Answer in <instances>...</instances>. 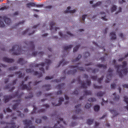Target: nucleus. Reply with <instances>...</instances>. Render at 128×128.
Segmentation results:
<instances>
[{
	"mask_svg": "<svg viewBox=\"0 0 128 128\" xmlns=\"http://www.w3.org/2000/svg\"><path fill=\"white\" fill-rule=\"evenodd\" d=\"M126 66H128V63L124 61L122 62V65H114V68L116 70V72L118 74L120 78H122L124 76L122 75V72L124 74H128V68H126Z\"/></svg>",
	"mask_w": 128,
	"mask_h": 128,
	"instance_id": "f257e3e1",
	"label": "nucleus"
},
{
	"mask_svg": "<svg viewBox=\"0 0 128 128\" xmlns=\"http://www.w3.org/2000/svg\"><path fill=\"white\" fill-rule=\"evenodd\" d=\"M78 64H80V63H78L76 66H70V68H72V70H70L67 72V74H74L78 70H80L81 72H84V69L82 67H78Z\"/></svg>",
	"mask_w": 128,
	"mask_h": 128,
	"instance_id": "f03ea898",
	"label": "nucleus"
},
{
	"mask_svg": "<svg viewBox=\"0 0 128 128\" xmlns=\"http://www.w3.org/2000/svg\"><path fill=\"white\" fill-rule=\"evenodd\" d=\"M17 48L16 52H14V50ZM10 52H14L12 53V54L14 56H20V54H24V51L22 49V47L18 46V45H15L12 46V49L10 50Z\"/></svg>",
	"mask_w": 128,
	"mask_h": 128,
	"instance_id": "7ed1b4c3",
	"label": "nucleus"
},
{
	"mask_svg": "<svg viewBox=\"0 0 128 128\" xmlns=\"http://www.w3.org/2000/svg\"><path fill=\"white\" fill-rule=\"evenodd\" d=\"M2 20H4L6 24H8V26H10L12 22L10 19V18H8L6 16H0V28H4V26H6V25H4Z\"/></svg>",
	"mask_w": 128,
	"mask_h": 128,
	"instance_id": "20e7f679",
	"label": "nucleus"
},
{
	"mask_svg": "<svg viewBox=\"0 0 128 128\" xmlns=\"http://www.w3.org/2000/svg\"><path fill=\"white\" fill-rule=\"evenodd\" d=\"M24 94V92H21L20 94H18V92L17 91L14 94V96H4V100L5 102H8L10 101V100H12V98H16V96H18V98H22V96Z\"/></svg>",
	"mask_w": 128,
	"mask_h": 128,
	"instance_id": "39448f33",
	"label": "nucleus"
},
{
	"mask_svg": "<svg viewBox=\"0 0 128 128\" xmlns=\"http://www.w3.org/2000/svg\"><path fill=\"white\" fill-rule=\"evenodd\" d=\"M30 84L32 82H28L29 86H28L26 84H24V81H22V84H20V86L22 90H32V87H30Z\"/></svg>",
	"mask_w": 128,
	"mask_h": 128,
	"instance_id": "423d86ee",
	"label": "nucleus"
},
{
	"mask_svg": "<svg viewBox=\"0 0 128 128\" xmlns=\"http://www.w3.org/2000/svg\"><path fill=\"white\" fill-rule=\"evenodd\" d=\"M23 122L24 124L26 126L24 128H34V126H32V120H23Z\"/></svg>",
	"mask_w": 128,
	"mask_h": 128,
	"instance_id": "0eeeda50",
	"label": "nucleus"
},
{
	"mask_svg": "<svg viewBox=\"0 0 128 128\" xmlns=\"http://www.w3.org/2000/svg\"><path fill=\"white\" fill-rule=\"evenodd\" d=\"M112 70L111 68H109L108 70V72L110 73L109 74L107 75L106 78L107 80H105L106 84H108L110 82V80L112 78Z\"/></svg>",
	"mask_w": 128,
	"mask_h": 128,
	"instance_id": "6e6552de",
	"label": "nucleus"
},
{
	"mask_svg": "<svg viewBox=\"0 0 128 128\" xmlns=\"http://www.w3.org/2000/svg\"><path fill=\"white\" fill-rule=\"evenodd\" d=\"M26 72L28 74H32V72H34V76H38V78H42V73H38V72H35L34 70L32 69H26Z\"/></svg>",
	"mask_w": 128,
	"mask_h": 128,
	"instance_id": "1a4fd4ad",
	"label": "nucleus"
},
{
	"mask_svg": "<svg viewBox=\"0 0 128 128\" xmlns=\"http://www.w3.org/2000/svg\"><path fill=\"white\" fill-rule=\"evenodd\" d=\"M24 44L26 46H30L31 50H34V42L25 41Z\"/></svg>",
	"mask_w": 128,
	"mask_h": 128,
	"instance_id": "9d476101",
	"label": "nucleus"
},
{
	"mask_svg": "<svg viewBox=\"0 0 128 128\" xmlns=\"http://www.w3.org/2000/svg\"><path fill=\"white\" fill-rule=\"evenodd\" d=\"M77 80L78 84H81L80 88H88L86 84V83L80 80V77H78L77 78Z\"/></svg>",
	"mask_w": 128,
	"mask_h": 128,
	"instance_id": "9b49d317",
	"label": "nucleus"
},
{
	"mask_svg": "<svg viewBox=\"0 0 128 128\" xmlns=\"http://www.w3.org/2000/svg\"><path fill=\"white\" fill-rule=\"evenodd\" d=\"M14 102H16L14 105L12 106V108L14 110L16 109V108H18V106H20V102H22V100L19 99L18 100H15L13 101Z\"/></svg>",
	"mask_w": 128,
	"mask_h": 128,
	"instance_id": "f8f14e48",
	"label": "nucleus"
},
{
	"mask_svg": "<svg viewBox=\"0 0 128 128\" xmlns=\"http://www.w3.org/2000/svg\"><path fill=\"white\" fill-rule=\"evenodd\" d=\"M4 62H8V64H10L12 62H14V60L12 58H9L6 57H4L3 58Z\"/></svg>",
	"mask_w": 128,
	"mask_h": 128,
	"instance_id": "ddd939ff",
	"label": "nucleus"
},
{
	"mask_svg": "<svg viewBox=\"0 0 128 128\" xmlns=\"http://www.w3.org/2000/svg\"><path fill=\"white\" fill-rule=\"evenodd\" d=\"M76 12V10H70V6H68L67 8V10L64 12V14H68L70 12V14H74Z\"/></svg>",
	"mask_w": 128,
	"mask_h": 128,
	"instance_id": "4468645a",
	"label": "nucleus"
},
{
	"mask_svg": "<svg viewBox=\"0 0 128 128\" xmlns=\"http://www.w3.org/2000/svg\"><path fill=\"white\" fill-rule=\"evenodd\" d=\"M7 124L10 125V128L8 126H6L5 128H16V124H14V122L13 121H12L10 123H7ZM17 128H18V127Z\"/></svg>",
	"mask_w": 128,
	"mask_h": 128,
	"instance_id": "2eb2a0df",
	"label": "nucleus"
},
{
	"mask_svg": "<svg viewBox=\"0 0 128 128\" xmlns=\"http://www.w3.org/2000/svg\"><path fill=\"white\" fill-rule=\"evenodd\" d=\"M81 106L82 105L80 104H79L75 106L76 114H80L82 112V110L80 108Z\"/></svg>",
	"mask_w": 128,
	"mask_h": 128,
	"instance_id": "dca6fc26",
	"label": "nucleus"
},
{
	"mask_svg": "<svg viewBox=\"0 0 128 128\" xmlns=\"http://www.w3.org/2000/svg\"><path fill=\"white\" fill-rule=\"evenodd\" d=\"M64 98L61 97L60 98H59V102L58 104H54V103H52V106H60V104H62V102H64Z\"/></svg>",
	"mask_w": 128,
	"mask_h": 128,
	"instance_id": "f3484780",
	"label": "nucleus"
},
{
	"mask_svg": "<svg viewBox=\"0 0 128 128\" xmlns=\"http://www.w3.org/2000/svg\"><path fill=\"white\" fill-rule=\"evenodd\" d=\"M18 63L21 64V66H24V64H26V61H25L22 58H20L18 59Z\"/></svg>",
	"mask_w": 128,
	"mask_h": 128,
	"instance_id": "a211bd4d",
	"label": "nucleus"
},
{
	"mask_svg": "<svg viewBox=\"0 0 128 128\" xmlns=\"http://www.w3.org/2000/svg\"><path fill=\"white\" fill-rule=\"evenodd\" d=\"M68 64V62H66L64 60H62L60 61V64L58 66V67L60 66V65H62V66H65V64Z\"/></svg>",
	"mask_w": 128,
	"mask_h": 128,
	"instance_id": "6ab92c4d",
	"label": "nucleus"
},
{
	"mask_svg": "<svg viewBox=\"0 0 128 128\" xmlns=\"http://www.w3.org/2000/svg\"><path fill=\"white\" fill-rule=\"evenodd\" d=\"M124 102L126 104L127 106H124V108H126L128 110V98L126 96H124Z\"/></svg>",
	"mask_w": 128,
	"mask_h": 128,
	"instance_id": "aec40b11",
	"label": "nucleus"
},
{
	"mask_svg": "<svg viewBox=\"0 0 128 128\" xmlns=\"http://www.w3.org/2000/svg\"><path fill=\"white\" fill-rule=\"evenodd\" d=\"M110 36H111V40H116V32H112L110 33Z\"/></svg>",
	"mask_w": 128,
	"mask_h": 128,
	"instance_id": "412c9836",
	"label": "nucleus"
},
{
	"mask_svg": "<svg viewBox=\"0 0 128 128\" xmlns=\"http://www.w3.org/2000/svg\"><path fill=\"white\" fill-rule=\"evenodd\" d=\"M96 66H97L98 68H102L104 70L106 69V65H104L100 64H97Z\"/></svg>",
	"mask_w": 128,
	"mask_h": 128,
	"instance_id": "4be33fe9",
	"label": "nucleus"
},
{
	"mask_svg": "<svg viewBox=\"0 0 128 128\" xmlns=\"http://www.w3.org/2000/svg\"><path fill=\"white\" fill-rule=\"evenodd\" d=\"M56 88H58V90H62L64 88V84L62 83L60 84H58V85Z\"/></svg>",
	"mask_w": 128,
	"mask_h": 128,
	"instance_id": "5701e85b",
	"label": "nucleus"
},
{
	"mask_svg": "<svg viewBox=\"0 0 128 128\" xmlns=\"http://www.w3.org/2000/svg\"><path fill=\"white\" fill-rule=\"evenodd\" d=\"M84 96H92V91L88 90L84 91Z\"/></svg>",
	"mask_w": 128,
	"mask_h": 128,
	"instance_id": "b1692460",
	"label": "nucleus"
},
{
	"mask_svg": "<svg viewBox=\"0 0 128 128\" xmlns=\"http://www.w3.org/2000/svg\"><path fill=\"white\" fill-rule=\"evenodd\" d=\"M15 74H18V78H24V74H22L20 72H15Z\"/></svg>",
	"mask_w": 128,
	"mask_h": 128,
	"instance_id": "393cba45",
	"label": "nucleus"
},
{
	"mask_svg": "<svg viewBox=\"0 0 128 128\" xmlns=\"http://www.w3.org/2000/svg\"><path fill=\"white\" fill-rule=\"evenodd\" d=\"M113 96H114V100H120V96L117 95L116 96V93L114 92L113 94Z\"/></svg>",
	"mask_w": 128,
	"mask_h": 128,
	"instance_id": "a878e982",
	"label": "nucleus"
},
{
	"mask_svg": "<svg viewBox=\"0 0 128 128\" xmlns=\"http://www.w3.org/2000/svg\"><path fill=\"white\" fill-rule=\"evenodd\" d=\"M72 45H69L68 46H64V50H70L72 48Z\"/></svg>",
	"mask_w": 128,
	"mask_h": 128,
	"instance_id": "bb28decb",
	"label": "nucleus"
},
{
	"mask_svg": "<svg viewBox=\"0 0 128 128\" xmlns=\"http://www.w3.org/2000/svg\"><path fill=\"white\" fill-rule=\"evenodd\" d=\"M30 6H36V4L34 2H30L26 4L27 8H30Z\"/></svg>",
	"mask_w": 128,
	"mask_h": 128,
	"instance_id": "cd10ccee",
	"label": "nucleus"
},
{
	"mask_svg": "<svg viewBox=\"0 0 128 128\" xmlns=\"http://www.w3.org/2000/svg\"><path fill=\"white\" fill-rule=\"evenodd\" d=\"M82 58V55H78V57L76 58V60H72V62H78Z\"/></svg>",
	"mask_w": 128,
	"mask_h": 128,
	"instance_id": "c85d7f7f",
	"label": "nucleus"
},
{
	"mask_svg": "<svg viewBox=\"0 0 128 128\" xmlns=\"http://www.w3.org/2000/svg\"><path fill=\"white\" fill-rule=\"evenodd\" d=\"M44 88H46V90H50V84H46L42 86Z\"/></svg>",
	"mask_w": 128,
	"mask_h": 128,
	"instance_id": "c756f323",
	"label": "nucleus"
},
{
	"mask_svg": "<svg viewBox=\"0 0 128 128\" xmlns=\"http://www.w3.org/2000/svg\"><path fill=\"white\" fill-rule=\"evenodd\" d=\"M104 94H106V92H97L96 96H104Z\"/></svg>",
	"mask_w": 128,
	"mask_h": 128,
	"instance_id": "7c9ffc66",
	"label": "nucleus"
},
{
	"mask_svg": "<svg viewBox=\"0 0 128 128\" xmlns=\"http://www.w3.org/2000/svg\"><path fill=\"white\" fill-rule=\"evenodd\" d=\"M18 116H20V118H24V114H22V112L18 110L17 111Z\"/></svg>",
	"mask_w": 128,
	"mask_h": 128,
	"instance_id": "2f4dec72",
	"label": "nucleus"
},
{
	"mask_svg": "<svg viewBox=\"0 0 128 128\" xmlns=\"http://www.w3.org/2000/svg\"><path fill=\"white\" fill-rule=\"evenodd\" d=\"M92 122H94V119H88L87 120V124L90 125L92 124Z\"/></svg>",
	"mask_w": 128,
	"mask_h": 128,
	"instance_id": "473e14b6",
	"label": "nucleus"
},
{
	"mask_svg": "<svg viewBox=\"0 0 128 128\" xmlns=\"http://www.w3.org/2000/svg\"><path fill=\"white\" fill-rule=\"evenodd\" d=\"M94 112H98V110H100V106L96 105L94 106Z\"/></svg>",
	"mask_w": 128,
	"mask_h": 128,
	"instance_id": "72a5a7b5",
	"label": "nucleus"
},
{
	"mask_svg": "<svg viewBox=\"0 0 128 128\" xmlns=\"http://www.w3.org/2000/svg\"><path fill=\"white\" fill-rule=\"evenodd\" d=\"M100 4H102V2H96V4H94V5H92V7L96 8V6H100Z\"/></svg>",
	"mask_w": 128,
	"mask_h": 128,
	"instance_id": "f704fd0d",
	"label": "nucleus"
},
{
	"mask_svg": "<svg viewBox=\"0 0 128 128\" xmlns=\"http://www.w3.org/2000/svg\"><path fill=\"white\" fill-rule=\"evenodd\" d=\"M80 44L76 46L73 50L74 52H78V48H80Z\"/></svg>",
	"mask_w": 128,
	"mask_h": 128,
	"instance_id": "c9c22d12",
	"label": "nucleus"
},
{
	"mask_svg": "<svg viewBox=\"0 0 128 128\" xmlns=\"http://www.w3.org/2000/svg\"><path fill=\"white\" fill-rule=\"evenodd\" d=\"M32 96H34V94H32V92H30V93H29V96H26L25 98L26 100H28V98H32Z\"/></svg>",
	"mask_w": 128,
	"mask_h": 128,
	"instance_id": "e433bc0d",
	"label": "nucleus"
},
{
	"mask_svg": "<svg viewBox=\"0 0 128 128\" xmlns=\"http://www.w3.org/2000/svg\"><path fill=\"white\" fill-rule=\"evenodd\" d=\"M88 102H96V98H90L88 99Z\"/></svg>",
	"mask_w": 128,
	"mask_h": 128,
	"instance_id": "4c0bfd02",
	"label": "nucleus"
},
{
	"mask_svg": "<svg viewBox=\"0 0 128 128\" xmlns=\"http://www.w3.org/2000/svg\"><path fill=\"white\" fill-rule=\"evenodd\" d=\"M54 24H56V23L54 22H52L50 24V30H54Z\"/></svg>",
	"mask_w": 128,
	"mask_h": 128,
	"instance_id": "58836bf2",
	"label": "nucleus"
},
{
	"mask_svg": "<svg viewBox=\"0 0 128 128\" xmlns=\"http://www.w3.org/2000/svg\"><path fill=\"white\" fill-rule=\"evenodd\" d=\"M18 70V66H14L8 68V70Z\"/></svg>",
	"mask_w": 128,
	"mask_h": 128,
	"instance_id": "ea45409f",
	"label": "nucleus"
},
{
	"mask_svg": "<svg viewBox=\"0 0 128 128\" xmlns=\"http://www.w3.org/2000/svg\"><path fill=\"white\" fill-rule=\"evenodd\" d=\"M45 62L47 66H48L52 64V61L50 60L46 59Z\"/></svg>",
	"mask_w": 128,
	"mask_h": 128,
	"instance_id": "a19ab883",
	"label": "nucleus"
},
{
	"mask_svg": "<svg viewBox=\"0 0 128 128\" xmlns=\"http://www.w3.org/2000/svg\"><path fill=\"white\" fill-rule=\"evenodd\" d=\"M104 76H102V77L100 78H99L98 80V84H102V80H104Z\"/></svg>",
	"mask_w": 128,
	"mask_h": 128,
	"instance_id": "79ce46f5",
	"label": "nucleus"
},
{
	"mask_svg": "<svg viewBox=\"0 0 128 128\" xmlns=\"http://www.w3.org/2000/svg\"><path fill=\"white\" fill-rule=\"evenodd\" d=\"M94 88H96L98 90H100L101 88H102V86H96V84L94 85Z\"/></svg>",
	"mask_w": 128,
	"mask_h": 128,
	"instance_id": "37998d69",
	"label": "nucleus"
},
{
	"mask_svg": "<svg viewBox=\"0 0 128 128\" xmlns=\"http://www.w3.org/2000/svg\"><path fill=\"white\" fill-rule=\"evenodd\" d=\"M116 10V6H114L112 8H111V12H115V10Z\"/></svg>",
	"mask_w": 128,
	"mask_h": 128,
	"instance_id": "c03bdc74",
	"label": "nucleus"
},
{
	"mask_svg": "<svg viewBox=\"0 0 128 128\" xmlns=\"http://www.w3.org/2000/svg\"><path fill=\"white\" fill-rule=\"evenodd\" d=\"M90 106H92V104L87 103L85 106V108H90Z\"/></svg>",
	"mask_w": 128,
	"mask_h": 128,
	"instance_id": "a18cd8bd",
	"label": "nucleus"
},
{
	"mask_svg": "<svg viewBox=\"0 0 128 128\" xmlns=\"http://www.w3.org/2000/svg\"><path fill=\"white\" fill-rule=\"evenodd\" d=\"M33 108H34L33 112H32V114H36V110H38V108L36 107V106H33Z\"/></svg>",
	"mask_w": 128,
	"mask_h": 128,
	"instance_id": "49530a36",
	"label": "nucleus"
},
{
	"mask_svg": "<svg viewBox=\"0 0 128 128\" xmlns=\"http://www.w3.org/2000/svg\"><path fill=\"white\" fill-rule=\"evenodd\" d=\"M91 78H92L93 80H96L98 79V76H92Z\"/></svg>",
	"mask_w": 128,
	"mask_h": 128,
	"instance_id": "de8ad7c7",
	"label": "nucleus"
},
{
	"mask_svg": "<svg viewBox=\"0 0 128 128\" xmlns=\"http://www.w3.org/2000/svg\"><path fill=\"white\" fill-rule=\"evenodd\" d=\"M44 66V62H42L40 64H36V67H38V66Z\"/></svg>",
	"mask_w": 128,
	"mask_h": 128,
	"instance_id": "09e8293b",
	"label": "nucleus"
},
{
	"mask_svg": "<svg viewBox=\"0 0 128 128\" xmlns=\"http://www.w3.org/2000/svg\"><path fill=\"white\" fill-rule=\"evenodd\" d=\"M86 14H84V15H82V21L83 22V23L84 22V20H86Z\"/></svg>",
	"mask_w": 128,
	"mask_h": 128,
	"instance_id": "8fccbe9b",
	"label": "nucleus"
},
{
	"mask_svg": "<svg viewBox=\"0 0 128 128\" xmlns=\"http://www.w3.org/2000/svg\"><path fill=\"white\" fill-rule=\"evenodd\" d=\"M36 124H42V120L36 119Z\"/></svg>",
	"mask_w": 128,
	"mask_h": 128,
	"instance_id": "3c124183",
	"label": "nucleus"
},
{
	"mask_svg": "<svg viewBox=\"0 0 128 128\" xmlns=\"http://www.w3.org/2000/svg\"><path fill=\"white\" fill-rule=\"evenodd\" d=\"M52 78H54L53 76H47L46 77L45 80H52Z\"/></svg>",
	"mask_w": 128,
	"mask_h": 128,
	"instance_id": "603ef678",
	"label": "nucleus"
},
{
	"mask_svg": "<svg viewBox=\"0 0 128 128\" xmlns=\"http://www.w3.org/2000/svg\"><path fill=\"white\" fill-rule=\"evenodd\" d=\"M58 120H60V122H63V123L64 124H66V122L64 120V118H59Z\"/></svg>",
	"mask_w": 128,
	"mask_h": 128,
	"instance_id": "864d4df0",
	"label": "nucleus"
},
{
	"mask_svg": "<svg viewBox=\"0 0 128 128\" xmlns=\"http://www.w3.org/2000/svg\"><path fill=\"white\" fill-rule=\"evenodd\" d=\"M59 36H62V38H66V36H64L62 34V32H59Z\"/></svg>",
	"mask_w": 128,
	"mask_h": 128,
	"instance_id": "5fc2aeb1",
	"label": "nucleus"
},
{
	"mask_svg": "<svg viewBox=\"0 0 128 128\" xmlns=\"http://www.w3.org/2000/svg\"><path fill=\"white\" fill-rule=\"evenodd\" d=\"M90 56V52H86L85 53V58H88V56Z\"/></svg>",
	"mask_w": 128,
	"mask_h": 128,
	"instance_id": "6e6d98bb",
	"label": "nucleus"
},
{
	"mask_svg": "<svg viewBox=\"0 0 128 128\" xmlns=\"http://www.w3.org/2000/svg\"><path fill=\"white\" fill-rule=\"evenodd\" d=\"M86 82L87 84V86H90V84H92V82H90V80H87L86 81Z\"/></svg>",
	"mask_w": 128,
	"mask_h": 128,
	"instance_id": "4d7b16f0",
	"label": "nucleus"
},
{
	"mask_svg": "<svg viewBox=\"0 0 128 128\" xmlns=\"http://www.w3.org/2000/svg\"><path fill=\"white\" fill-rule=\"evenodd\" d=\"M98 72V69L95 68L92 70V74H96V72Z\"/></svg>",
	"mask_w": 128,
	"mask_h": 128,
	"instance_id": "13d9d810",
	"label": "nucleus"
},
{
	"mask_svg": "<svg viewBox=\"0 0 128 128\" xmlns=\"http://www.w3.org/2000/svg\"><path fill=\"white\" fill-rule=\"evenodd\" d=\"M110 112H111V114H114L116 112L114 110H110Z\"/></svg>",
	"mask_w": 128,
	"mask_h": 128,
	"instance_id": "bf43d9fd",
	"label": "nucleus"
},
{
	"mask_svg": "<svg viewBox=\"0 0 128 128\" xmlns=\"http://www.w3.org/2000/svg\"><path fill=\"white\" fill-rule=\"evenodd\" d=\"M30 30V28L26 29L25 31L22 32V34H26Z\"/></svg>",
	"mask_w": 128,
	"mask_h": 128,
	"instance_id": "052dcab7",
	"label": "nucleus"
},
{
	"mask_svg": "<svg viewBox=\"0 0 128 128\" xmlns=\"http://www.w3.org/2000/svg\"><path fill=\"white\" fill-rule=\"evenodd\" d=\"M62 80V78H61V79H56L55 80H54V82H60V80Z\"/></svg>",
	"mask_w": 128,
	"mask_h": 128,
	"instance_id": "680f3d73",
	"label": "nucleus"
},
{
	"mask_svg": "<svg viewBox=\"0 0 128 128\" xmlns=\"http://www.w3.org/2000/svg\"><path fill=\"white\" fill-rule=\"evenodd\" d=\"M111 88H112L113 90L116 88V84H111Z\"/></svg>",
	"mask_w": 128,
	"mask_h": 128,
	"instance_id": "e2e57ef3",
	"label": "nucleus"
},
{
	"mask_svg": "<svg viewBox=\"0 0 128 128\" xmlns=\"http://www.w3.org/2000/svg\"><path fill=\"white\" fill-rule=\"evenodd\" d=\"M40 70L41 72H42L43 74H44V68L42 67L40 68Z\"/></svg>",
	"mask_w": 128,
	"mask_h": 128,
	"instance_id": "0e129e2a",
	"label": "nucleus"
},
{
	"mask_svg": "<svg viewBox=\"0 0 128 128\" xmlns=\"http://www.w3.org/2000/svg\"><path fill=\"white\" fill-rule=\"evenodd\" d=\"M62 94V90H59L56 92V94L58 96L59 94Z\"/></svg>",
	"mask_w": 128,
	"mask_h": 128,
	"instance_id": "69168bd1",
	"label": "nucleus"
},
{
	"mask_svg": "<svg viewBox=\"0 0 128 128\" xmlns=\"http://www.w3.org/2000/svg\"><path fill=\"white\" fill-rule=\"evenodd\" d=\"M40 82V81H38V82H36V81L34 83V86H36L37 84H38Z\"/></svg>",
	"mask_w": 128,
	"mask_h": 128,
	"instance_id": "338daca9",
	"label": "nucleus"
},
{
	"mask_svg": "<svg viewBox=\"0 0 128 128\" xmlns=\"http://www.w3.org/2000/svg\"><path fill=\"white\" fill-rule=\"evenodd\" d=\"M123 88H128V84H124L123 85Z\"/></svg>",
	"mask_w": 128,
	"mask_h": 128,
	"instance_id": "774afa93",
	"label": "nucleus"
}]
</instances>
